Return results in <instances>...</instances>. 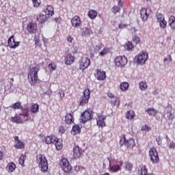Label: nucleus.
Returning <instances> with one entry per match:
<instances>
[{
	"mask_svg": "<svg viewBox=\"0 0 175 175\" xmlns=\"http://www.w3.org/2000/svg\"><path fill=\"white\" fill-rule=\"evenodd\" d=\"M38 29V25L36 23H29L27 25V31L29 33H35Z\"/></svg>",
	"mask_w": 175,
	"mask_h": 175,
	"instance_id": "15",
	"label": "nucleus"
},
{
	"mask_svg": "<svg viewBox=\"0 0 175 175\" xmlns=\"http://www.w3.org/2000/svg\"><path fill=\"white\" fill-rule=\"evenodd\" d=\"M122 6V1L120 0L118 2V7L120 8V9H121V7Z\"/></svg>",
	"mask_w": 175,
	"mask_h": 175,
	"instance_id": "60",
	"label": "nucleus"
},
{
	"mask_svg": "<svg viewBox=\"0 0 175 175\" xmlns=\"http://www.w3.org/2000/svg\"><path fill=\"white\" fill-rule=\"evenodd\" d=\"M40 69L38 67H32L30 68L29 74H28V80L30 84H35L39 77H38V72H39Z\"/></svg>",
	"mask_w": 175,
	"mask_h": 175,
	"instance_id": "2",
	"label": "nucleus"
},
{
	"mask_svg": "<svg viewBox=\"0 0 175 175\" xmlns=\"http://www.w3.org/2000/svg\"><path fill=\"white\" fill-rule=\"evenodd\" d=\"M150 14H151V8H142L141 10V18H142L143 21H147Z\"/></svg>",
	"mask_w": 175,
	"mask_h": 175,
	"instance_id": "10",
	"label": "nucleus"
},
{
	"mask_svg": "<svg viewBox=\"0 0 175 175\" xmlns=\"http://www.w3.org/2000/svg\"><path fill=\"white\" fill-rule=\"evenodd\" d=\"M146 113L149 114V116H155L157 114V110H155L154 108H149L146 110Z\"/></svg>",
	"mask_w": 175,
	"mask_h": 175,
	"instance_id": "35",
	"label": "nucleus"
},
{
	"mask_svg": "<svg viewBox=\"0 0 175 175\" xmlns=\"http://www.w3.org/2000/svg\"><path fill=\"white\" fill-rule=\"evenodd\" d=\"M120 164L114 165H109L110 170L113 173H116L118 172V170H121V166H122V161L119 162Z\"/></svg>",
	"mask_w": 175,
	"mask_h": 175,
	"instance_id": "21",
	"label": "nucleus"
},
{
	"mask_svg": "<svg viewBox=\"0 0 175 175\" xmlns=\"http://www.w3.org/2000/svg\"><path fill=\"white\" fill-rule=\"evenodd\" d=\"M91 118H92V114L88 111L83 112L81 117L83 124H85V122H87V121H90Z\"/></svg>",
	"mask_w": 175,
	"mask_h": 175,
	"instance_id": "11",
	"label": "nucleus"
},
{
	"mask_svg": "<svg viewBox=\"0 0 175 175\" xmlns=\"http://www.w3.org/2000/svg\"><path fill=\"white\" fill-rule=\"evenodd\" d=\"M34 42H35L36 46H37L38 47H40V46H42V43L40 42V40L37 36L35 37Z\"/></svg>",
	"mask_w": 175,
	"mask_h": 175,
	"instance_id": "44",
	"label": "nucleus"
},
{
	"mask_svg": "<svg viewBox=\"0 0 175 175\" xmlns=\"http://www.w3.org/2000/svg\"><path fill=\"white\" fill-rule=\"evenodd\" d=\"M34 8H38L40 5V0H32Z\"/></svg>",
	"mask_w": 175,
	"mask_h": 175,
	"instance_id": "50",
	"label": "nucleus"
},
{
	"mask_svg": "<svg viewBox=\"0 0 175 175\" xmlns=\"http://www.w3.org/2000/svg\"><path fill=\"white\" fill-rule=\"evenodd\" d=\"M94 47L96 53H98L99 50H102V49L103 48V44L102 43H98L95 44Z\"/></svg>",
	"mask_w": 175,
	"mask_h": 175,
	"instance_id": "38",
	"label": "nucleus"
},
{
	"mask_svg": "<svg viewBox=\"0 0 175 175\" xmlns=\"http://www.w3.org/2000/svg\"><path fill=\"white\" fill-rule=\"evenodd\" d=\"M6 169L8 172L12 173V172H14V170H16V164H14V163H10L8 164Z\"/></svg>",
	"mask_w": 175,
	"mask_h": 175,
	"instance_id": "27",
	"label": "nucleus"
},
{
	"mask_svg": "<svg viewBox=\"0 0 175 175\" xmlns=\"http://www.w3.org/2000/svg\"><path fill=\"white\" fill-rule=\"evenodd\" d=\"M170 62H172V56L169 55L165 58H164V64L165 65H169Z\"/></svg>",
	"mask_w": 175,
	"mask_h": 175,
	"instance_id": "40",
	"label": "nucleus"
},
{
	"mask_svg": "<svg viewBox=\"0 0 175 175\" xmlns=\"http://www.w3.org/2000/svg\"><path fill=\"white\" fill-rule=\"evenodd\" d=\"M149 157L152 163L157 165L159 162V157L158 156V152L155 148H152L149 150Z\"/></svg>",
	"mask_w": 175,
	"mask_h": 175,
	"instance_id": "4",
	"label": "nucleus"
},
{
	"mask_svg": "<svg viewBox=\"0 0 175 175\" xmlns=\"http://www.w3.org/2000/svg\"><path fill=\"white\" fill-rule=\"evenodd\" d=\"M167 117L169 120H173V118H174V115H173L171 111H168L167 112Z\"/></svg>",
	"mask_w": 175,
	"mask_h": 175,
	"instance_id": "52",
	"label": "nucleus"
},
{
	"mask_svg": "<svg viewBox=\"0 0 175 175\" xmlns=\"http://www.w3.org/2000/svg\"><path fill=\"white\" fill-rule=\"evenodd\" d=\"M67 40H68V42H69V43H72V40H73V38H72V37H68V38H67Z\"/></svg>",
	"mask_w": 175,
	"mask_h": 175,
	"instance_id": "62",
	"label": "nucleus"
},
{
	"mask_svg": "<svg viewBox=\"0 0 175 175\" xmlns=\"http://www.w3.org/2000/svg\"><path fill=\"white\" fill-rule=\"evenodd\" d=\"M53 144H55L57 150H61L62 148V142L57 137V140L54 141Z\"/></svg>",
	"mask_w": 175,
	"mask_h": 175,
	"instance_id": "31",
	"label": "nucleus"
},
{
	"mask_svg": "<svg viewBox=\"0 0 175 175\" xmlns=\"http://www.w3.org/2000/svg\"><path fill=\"white\" fill-rule=\"evenodd\" d=\"M47 14H40L39 16V17L37 18V20L39 23H46V20H47Z\"/></svg>",
	"mask_w": 175,
	"mask_h": 175,
	"instance_id": "29",
	"label": "nucleus"
},
{
	"mask_svg": "<svg viewBox=\"0 0 175 175\" xmlns=\"http://www.w3.org/2000/svg\"><path fill=\"white\" fill-rule=\"evenodd\" d=\"M120 144L121 146H126L128 148H133L136 144L135 143V139L133 138H126L125 135H123L120 141Z\"/></svg>",
	"mask_w": 175,
	"mask_h": 175,
	"instance_id": "3",
	"label": "nucleus"
},
{
	"mask_svg": "<svg viewBox=\"0 0 175 175\" xmlns=\"http://www.w3.org/2000/svg\"><path fill=\"white\" fill-rule=\"evenodd\" d=\"M95 77L98 80H105V79H106V72H105L104 71L96 70Z\"/></svg>",
	"mask_w": 175,
	"mask_h": 175,
	"instance_id": "20",
	"label": "nucleus"
},
{
	"mask_svg": "<svg viewBox=\"0 0 175 175\" xmlns=\"http://www.w3.org/2000/svg\"><path fill=\"white\" fill-rule=\"evenodd\" d=\"M135 47V46H133V44H132V42H128L125 46L124 49L125 50H127L128 51H131V50H133V49Z\"/></svg>",
	"mask_w": 175,
	"mask_h": 175,
	"instance_id": "34",
	"label": "nucleus"
},
{
	"mask_svg": "<svg viewBox=\"0 0 175 175\" xmlns=\"http://www.w3.org/2000/svg\"><path fill=\"white\" fill-rule=\"evenodd\" d=\"M15 148L22 149L24 148V143L21 142V141H18L14 145Z\"/></svg>",
	"mask_w": 175,
	"mask_h": 175,
	"instance_id": "39",
	"label": "nucleus"
},
{
	"mask_svg": "<svg viewBox=\"0 0 175 175\" xmlns=\"http://www.w3.org/2000/svg\"><path fill=\"white\" fill-rule=\"evenodd\" d=\"M24 161H25V156L22 155L19 158V165H24Z\"/></svg>",
	"mask_w": 175,
	"mask_h": 175,
	"instance_id": "51",
	"label": "nucleus"
},
{
	"mask_svg": "<svg viewBox=\"0 0 175 175\" xmlns=\"http://www.w3.org/2000/svg\"><path fill=\"white\" fill-rule=\"evenodd\" d=\"M57 140V137L54 135L46 136L44 137L43 142L46 144H54V142Z\"/></svg>",
	"mask_w": 175,
	"mask_h": 175,
	"instance_id": "16",
	"label": "nucleus"
},
{
	"mask_svg": "<svg viewBox=\"0 0 175 175\" xmlns=\"http://www.w3.org/2000/svg\"><path fill=\"white\" fill-rule=\"evenodd\" d=\"M129 32H131V33H136V31L137 30H136V28H134V27H131L130 29L129 28L128 29Z\"/></svg>",
	"mask_w": 175,
	"mask_h": 175,
	"instance_id": "54",
	"label": "nucleus"
},
{
	"mask_svg": "<svg viewBox=\"0 0 175 175\" xmlns=\"http://www.w3.org/2000/svg\"><path fill=\"white\" fill-rule=\"evenodd\" d=\"M168 24L171 29H174V31H175V16H170L169 17Z\"/></svg>",
	"mask_w": 175,
	"mask_h": 175,
	"instance_id": "23",
	"label": "nucleus"
},
{
	"mask_svg": "<svg viewBox=\"0 0 175 175\" xmlns=\"http://www.w3.org/2000/svg\"><path fill=\"white\" fill-rule=\"evenodd\" d=\"M81 33L82 36H88L92 33V31L90 29V27H83L81 29Z\"/></svg>",
	"mask_w": 175,
	"mask_h": 175,
	"instance_id": "22",
	"label": "nucleus"
},
{
	"mask_svg": "<svg viewBox=\"0 0 175 175\" xmlns=\"http://www.w3.org/2000/svg\"><path fill=\"white\" fill-rule=\"evenodd\" d=\"M156 17L157 18V21H162V20H165V16H163V14H162V13L157 12L156 13Z\"/></svg>",
	"mask_w": 175,
	"mask_h": 175,
	"instance_id": "36",
	"label": "nucleus"
},
{
	"mask_svg": "<svg viewBox=\"0 0 175 175\" xmlns=\"http://www.w3.org/2000/svg\"><path fill=\"white\" fill-rule=\"evenodd\" d=\"M125 167L126 170H129V172H131V170H132L133 165L131 163H125Z\"/></svg>",
	"mask_w": 175,
	"mask_h": 175,
	"instance_id": "45",
	"label": "nucleus"
},
{
	"mask_svg": "<svg viewBox=\"0 0 175 175\" xmlns=\"http://www.w3.org/2000/svg\"><path fill=\"white\" fill-rule=\"evenodd\" d=\"M141 131L149 132V131H151V127H148V125H144L142 127Z\"/></svg>",
	"mask_w": 175,
	"mask_h": 175,
	"instance_id": "48",
	"label": "nucleus"
},
{
	"mask_svg": "<svg viewBox=\"0 0 175 175\" xmlns=\"http://www.w3.org/2000/svg\"><path fill=\"white\" fill-rule=\"evenodd\" d=\"M98 16V12L96 10H91L88 13V16L90 18H95Z\"/></svg>",
	"mask_w": 175,
	"mask_h": 175,
	"instance_id": "32",
	"label": "nucleus"
},
{
	"mask_svg": "<svg viewBox=\"0 0 175 175\" xmlns=\"http://www.w3.org/2000/svg\"><path fill=\"white\" fill-rule=\"evenodd\" d=\"M59 132L62 133H64V127H60L59 129Z\"/></svg>",
	"mask_w": 175,
	"mask_h": 175,
	"instance_id": "63",
	"label": "nucleus"
},
{
	"mask_svg": "<svg viewBox=\"0 0 175 175\" xmlns=\"http://www.w3.org/2000/svg\"><path fill=\"white\" fill-rule=\"evenodd\" d=\"M55 21L56 23H59L61 21V18H55Z\"/></svg>",
	"mask_w": 175,
	"mask_h": 175,
	"instance_id": "64",
	"label": "nucleus"
},
{
	"mask_svg": "<svg viewBox=\"0 0 175 175\" xmlns=\"http://www.w3.org/2000/svg\"><path fill=\"white\" fill-rule=\"evenodd\" d=\"M121 91H126L129 88V83L128 82H122L120 85Z\"/></svg>",
	"mask_w": 175,
	"mask_h": 175,
	"instance_id": "28",
	"label": "nucleus"
},
{
	"mask_svg": "<svg viewBox=\"0 0 175 175\" xmlns=\"http://www.w3.org/2000/svg\"><path fill=\"white\" fill-rule=\"evenodd\" d=\"M90 95L91 92H90V90H85L83 95L81 97L80 105H85V103H88V99H90Z\"/></svg>",
	"mask_w": 175,
	"mask_h": 175,
	"instance_id": "9",
	"label": "nucleus"
},
{
	"mask_svg": "<svg viewBox=\"0 0 175 175\" xmlns=\"http://www.w3.org/2000/svg\"><path fill=\"white\" fill-rule=\"evenodd\" d=\"M159 26L161 27V28H166V25L167 24V22H166V21L162 20V21H159Z\"/></svg>",
	"mask_w": 175,
	"mask_h": 175,
	"instance_id": "43",
	"label": "nucleus"
},
{
	"mask_svg": "<svg viewBox=\"0 0 175 175\" xmlns=\"http://www.w3.org/2000/svg\"><path fill=\"white\" fill-rule=\"evenodd\" d=\"M31 113H36L37 111H39V105L34 104L31 107Z\"/></svg>",
	"mask_w": 175,
	"mask_h": 175,
	"instance_id": "37",
	"label": "nucleus"
},
{
	"mask_svg": "<svg viewBox=\"0 0 175 175\" xmlns=\"http://www.w3.org/2000/svg\"><path fill=\"white\" fill-rule=\"evenodd\" d=\"M139 87L142 91H144V90H146V88H147V83L144 81L140 82L139 84Z\"/></svg>",
	"mask_w": 175,
	"mask_h": 175,
	"instance_id": "41",
	"label": "nucleus"
},
{
	"mask_svg": "<svg viewBox=\"0 0 175 175\" xmlns=\"http://www.w3.org/2000/svg\"><path fill=\"white\" fill-rule=\"evenodd\" d=\"M73 152L74 158L77 159L80 158L81 155H83L84 150L81 149V148L79 147V146H75L73 148Z\"/></svg>",
	"mask_w": 175,
	"mask_h": 175,
	"instance_id": "12",
	"label": "nucleus"
},
{
	"mask_svg": "<svg viewBox=\"0 0 175 175\" xmlns=\"http://www.w3.org/2000/svg\"><path fill=\"white\" fill-rule=\"evenodd\" d=\"M71 24L74 28H79L81 25V20L80 17L75 16L71 20Z\"/></svg>",
	"mask_w": 175,
	"mask_h": 175,
	"instance_id": "14",
	"label": "nucleus"
},
{
	"mask_svg": "<svg viewBox=\"0 0 175 175\" xmlns=\"http://www.w3.org/2000/svg\"><path fill=\"white\" fill-rule=\"evenodd\" d=\"M133 42L135 44H139V43H140V38H139L138 36H135L133 38Z\"/></svg>",
	"mask_w": 175,
	"mask_h": 175,
	"instance_id": "47",
	"label": "nucleus"
},
{
	"mask_svg": "<svg viewBox=\"0 0 175 175\" xmlns=\"http://www.w3.org/2000/svg\"><path fill=\"white\" fill-rule=\"evenodd\" d=\"M161 140H162V139H161V137L156 138V142H157L159 146H161L162 144V142H161Z\"/></svg>",
	"mask_w": 175,
	"mask_h": 175,
	"instance_id": "57",
	"label": "nucleus"
},
{
	"mask_svg": "<svg viewBox=\"0 0 175 175\" xmlns=\"http://www.w3.org/2000/svg\"><path fill=\"white\" fill-rule=\"evenodd\" d=\"M91 64V61L88 57H82L79 61V69L81 70H84L87 69L90 64Z\"/></svg>",
	"mask_w": 175,
	"mask_h": 175,
	"instance_id": "8",
	"label": "nucleus"
},
{
	"mask_svg": "<svg viewBox=\"0 0 175 175\" xmlns=\"http://www.w3.org/2000/svg\"><path fill=\"white\" fill-rule=\"evenodd\" d=\"M42 42H44V46H47V43H49V39L42 37Z\"/></svg>",
	"mask_w": 175,
	"mask_h": 175,
	"instance_id": "55",
	"label": "nucleus"
},
{
	"mask_svg": "<svg viewBox=\"0 0 175 175\" xmlns=\"http://www.w3.org/2000/svg\"><path fill=\"white\" fill-rule=\"evenodd\" d=\"M60 166L62 170L65 172V173H69V172L72 170V166H70V164H69V161L66 159H63L60 161Z\"/></svg>",
	"mask_w": 175,
	"mask_h": 175,
	"instance_id": "7",
	"label": "nucleus"
},
{
	"mask_svg": "<svg viewBox=\"0 0 175 175\" xmlns=\"http://www.w3.org/2000/svg\"><path fill=\"white\" fill-rule=\"evenodd\" d=\"M58 95H59L61 99H63L65 96V92H64V91L62 90H59L58 92Z\"/></svg>",
	"mask_w": 175,
	"mask_h": 175,
	"instance_id": "53",
	"label": "nucleus"
},
{
	"mask_svg": "<svg viewBox=\"0 0 175 175\" xmlns=\"http://www.w3.org/2000/svg\"><path fill=\"white\" fill-rule=\"evenodd\" d=\"M45 14L49 16H53L54 14V8H53V6L48 5L45 10Z\"/></svg>",
	"mask_w": 175,
	"mask_h": 175,
	"instance_id": "26",
	"label": "nucleus"
},
{
	"mask_svg": "<svg viewBox=\"0 0 175 175\" xmlns=\"http://www.w3.org/2000/svg\"><path fill=\"white\" fill-rule=\"evenodd\" d=\"M13 109H21L23 110V107H21V104L20 103H15L12 105Z\"/></svg>",
	"mask_w": 175,
	"mask_h": 175,
	"instance_id": "49",
	"label": "nucleus"
},
{
	"mask_svg": "<svg viewBox=\"0 0 175 175\" xmlns=\"http://www.w3.org/2000/svg\"><path fill=\"white\" fill-rule=\"evenodd\" d=\"M114 63L118 68H124L128 64V59L125 56H118Z\"/></svg>",
	"mask_w": 175,
	"mask_h": 175,
	"instance_id": "5",
	"label": "nucleus"
},
{
	"mask_svg": "<svg viewBox=\"0 0 175 175\" xmlns=\"http://www.w3.org/2000/svg\"><path fill=\"white\" fill-rule=\"evenodd\" d=\"M135 116V112H133V111H129L126 114V117L128 120H133Z\"/></svg>",
	"mask_w": 175,
	"mask_h": 175,
	"instance_id": "33",
	"label": "nucleus"
},
{
	"mask_svg": "<svg viewBox=\"0 0 175 175\" xmlns=\"http://www.w3.org/2000/svg\"><path fill=\"white\" fill-rule=\"evenodd\" d=\"M174 147H175L174 142H170L169 145V148H174Z\"/></svg>",
	"mask_w": 175,
	"mask_h": 175,
	"instance_id": "59",
	"label": "nucleus"
},
{
	"mask_svg": "<svg viewBox=\"0 0 175 175\" xmlns=\"http://www.w3.org/2000/svg\"><path fill=\"white\" fill-rule=\"evenodd\" d=\"M120 10H121V9L120 8H118V6H117V5H113V8H111V12L114 14H117V13H118V12H120Z\"/></svg>",
	"mask_w": 175,
	"mask_h": 175,
	"instance_id": "42",
	"label": "nucleus"
},
{
	"mask_svg": "<svg viewBox=\"0 0 175 175\" xmlns=\"http://www.w3.org/2000/svg\"><path fill=\"white\" fill-rule=\"evenodd\" d=\"M80 132H81V129H80V126L79 125L76 124L72 126L71 133H72L73 135H77L80 133Z\"/></svg>",
	"mask_w": 175,
	"mask_h": 175,
	"instance_id": "25",
	"label": "nucleus"
},
{
	"mask_svg": "<svg viewBox=\"0 0 175 175\" xmlns=\"http://www.w3.org/2000/svg\"><path fill=\"white\" fill-rule=\"evenodd\" d=\"M75 62V57L70 54H68L65 57H64V64L66 65H72Z\"/></svg>",
	"mask_w": 175,
	"mask_h": 175,
	"instance_id": "18",
	"label": "nucleus"
},
{
	"mask_svg": "<svg viewBox=\"0 0 175 175\" xmlns=\"http://www.w3.org/2000/svg\"><path fill=\"white\" fill-rule=\"evenodd\" d=\"M20 45V42L14 40V36H12L8 39V46L10 49H17V46Z\"/></svg>",
	"mask_w": 175,
	"mask_h": 175,
	"instance_id": "13",
	"label": "nucleus"
},
{
	"mask_svg": "<svg viewBox=\"0 0 175 175\" xmlns=\"http://www.w3.org/2000/svg\"><path fill=\"white\" fill-rule=\"evenodd\" d=\"M147 59H148V54L146 52H144L137 55L135 57V61L139 65H144V64H146Z\"/></svg>",
	"mask_w": 175,
	"mask_h": 175,
	"instance_id": "6",
	"label": "nucleus"
},
{
	"mask_svg": "<svg viewBox=\"0 0 175 175\" xmlns=\"http://www.w3.org/2000/svg\"><path fill=\"white\" fill-rule=\"evenodd\" d=\"M139 175H146L147 174V167L146 165H142L140 169L138 170Z\"/></svg>",
	"mask_w": 175,
	"mask_h": 175,
	"instance_id": "30",
	"label": "nucleus"
},
{
	"mask_svg": "<svg viewBox=\"0 0 175 175\" xmlns=\"http://www.w3.org/2000/svg\"><path fill=\"white\" fill-rule=\"evenodd\" d=\"M65 122L68 125H70V124H73L75 122V117L72 113H67L65 116Z\"/></svg>",
	"mask_w": 175,
	"mask_h": 175,
	"instance_id": "19",
	"label": "nucleus"
},
{
	"mask_svg": "<svg viewBox=\"0 0 175 175\" xmlns=\"http://www.w3.org/2000/svg\"><path fill=\"white\" fill-rule=\"evenodd\" d=\"M105 120H106V116L103 115L98 116L96 119L98 126H106Z\"/></svg>",
	"mask_w": 175,
	"mask_h": 175,
	"instance_id": "17",
	"label": "nucleus"
},
{
	"mask_svg": "<svg viewBox=\"0 0 175 175\" xmlns=\"http://www.w3.org/2000/svg\"><path fill=\"white\" fill-rule=\"evenodd\" d=\"M10 120L12 122H15L16 124H21V122H23V119L17 114H16L14 117H11Z\"/></svg>",
	"mask_w": 175,
	"mask_h": 175,
	"instance_id": "24",
	"label": "nucleus"
},
{
	"mask_svg": "<svg viewBox=\"0 0 175 175\" xmlns=\"http://www.w3.org/2000/svg\"><path fill=\"white\" fill-rule=\"evenodd\" d=\"M36 161L38 163V167L41 172H47L49 169V163H47V159L43 154H38L36 157Z\"/></svg>",
	"mask_w": 175,
	"mask_h": 175,
	"instance_id": "1",
	"label": "nucleus"
},
{
	"mask_svg": "<svg viewBox=\"0 0 175 175\" xmlns=\"http://www.w3.org/2000/svg\"><path fill=\"white\" fill-rule=\"evenodd\" d=\"M119 28H120V29H124V28H126V27H128V25H126V24L124 23H121L119 25Z\"/></svg>",
	"mask_w": 175,
	"mask_h": 175,
	"instance_id": "56",
	"label": "nucleus"
},
{
	"mask_svg": "<svg viewBox=\"0 0 175 175\" xmlns=\"http://www.w3.org/2000/svg\"><path fill=\"white\" fill-rule=\"evenodd\" d=\"M108 51L109 49L107 48H104L103 50L100 52L99 55H100V57H104V55H106V54H107Z\"/></svg>",
	"mask_w": 175,
	"mask_h": 175,
	"instance_id": "46",
	"label": "nucleus"
},
{
	"mask_svg": "<svg viewBox=\"0 0 175 175\" xmlns=\"http://www.w3.org/2000/svg\"><path fill=\"white\" fill-rule=\"evenodd\" d=\"M49 69H50L51 71L55 70V67H53V64H50L49 65Z\"/></svg>",
	"mask_w": 175,
	"mask_h": 175,
	"instance_id": "58",
	"label": "nucleus"
},
{
	"mask_svg": "<svg viewBox=\"0 0 175 175\" xmlns=\"http://www.w3.org/2000/svg\"><path fill=\"white\" fill-rule=\"evenodd\" d=\"M107 96H109V98H114V95L111 92L107 93Z\"/></svg>",
	"mask_w": 175,
	"mask_h": 175,
	"instance_id": "61",
	"label": "nucleus"
}]
</instances>
